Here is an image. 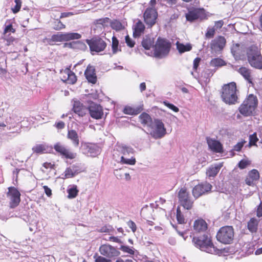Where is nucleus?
Returning <instances> with one entry per match:
<instances>
[{
  "instance_id": "nucleus-2",
  "label": "nucleus",
  "mask_w": 262,
  "mask_h": 262,
  "mask_svg": "<svg viewBox=\"0 0 262 262\" xmlns=\"http://www.w3.org/2000/svg\"><path fill=\"white\" fill-rule=\"evenodd\" d=\"M236 92L237 89L235 82H232L225 84L222 89L221 98L223 101L229 105L238 102Z\"/></svg>"
},
{
  "instance_id": "nucleus-34",
  "label": "nucleus",
  "mask_w": 262,
  "mask_h": 262,
  "mask_svg": "<svg viewBox=\"0 0 262 262\" xmlns=\"http://www.w3.org/2000/svg\"><path fill=\"white\" fill-rule=\"evenodd\" d=\"M87 48L86 44L83 41L80 40L73 41V49L85 51Z\"/></svg>"
},
{
  "instance_id": "nucleus-28",
  "label": "nucleus",
  "mask_w": 262,
  "mask_h": 262,
  "mask_svg": "<svg viewBox=\"0 0 262 262\" xmlns=\"http://www.w3.org/2000/svg\"><path fill=\"white\" fill-rule=\"evenodd\" d=\"M66 33L58 32L56 34H53L50 39H49L48 42L49 45H52L51 42H61L66 41Z\"/></svg>"
},
{
  "instance_id": "nucleus-47",
  "label": "nucleus",
  "mask_w": 262,
  "mask_h": 262,
  "mask_svg": "<svg viewBox=\"0 0 262 262\" xmlns=\"http://www.w3.org/2000/svg\"><path fill=\"white\" fill-rule=\"evenodd\" d=\"M119 249L121 250L125 253H127L129 254H134V250L133 247L130 248L127 246L121 245Z\"/></svg>"
},
{
  "instance_id": "nucleus-8",
  "label": "nucleus",
  "mask_w": 262,
  "mask_h": 262,
  "mask_svg": "<svg viewBox=\"0 0 262 262\" xmlns=\"http://www.w3.org/2000/svg\"><path fill=\"white\" fill-rule=\"evenodd\" d=\"M186 20L190 23L196 21H202L207 18L205 10L204 8H192L186 13Z\"/></svg>"
},
{
  "instance_id": "nucleus-13",
  "label": "nucleus",
  "mask_w": 262,
  "mask_h": 262,
  "mask_svg": "<svg viewBox=\"0 0 262 262\" xmlns=\"http://www.w3.org/2000/svg\"><path fill=\"white\" fill-rule=\"evenodd\" d=\"M212 186L207 182L201 183L194 186L192 193L194 198L196 199L205 193L211 191Z\"/></svg>"
},
{
  "instance_id": "nucleus-61",
  "label": "nucleus",
  "mask_w": 262,
  "mask_h": 262,
  "mask_svg": "<svg viewBox=\"0 0 262 262\" xmlns=\"http://www.w3.org/2000/svg\"><path fill=\"white\" fill-rule=\"evenodd\" d=\"M201 61V58L199 57L195 58L193 60V69L195 71H196L199 66L200 62Z\"/></svg>"
},
{
  "instance_id": "nucleus-36",
  "label": "nucleus",
  "mask_w": 262,
  "mask_h": 262,
  "mask_svg": "<svg viewBox=\"0 0 262 262\" xmlns=\"http://www.w3.org/2000/svg\"><path fill=\"white\" fill-rule=\"evenodd\" d=\"M214 71L210 69H206L202 73V77L204 79L205 82H209L210 78L212 76Z\"/></svg>"
},
{
  "instance_id": "nucleus-38",
  "label": "nucleus",
  "mask_w": 262,
  "mask_h": 262,
  "mask_svg": "<svg viewBox=\"0 0 262 262\" xmlns=\"http://www.w3.org/2000/svg\"><path fill=\"white\" fill-rule=\"evenodd\" d=\"M225 62L219 58L212 59L210 61V66L214 67H220L225 65Z\"/></svg>"
},
{
  "instance_id": "nucleus-22",
  "label": "nucleus",
  "mask_w": 262,
  "mask_h": 262,
  "mask_svg": "<svg viewBox=\"0 0 262 262\" xmlns=\"http://www.w3.org/2000/svg\"><path fill=\"white\" fill-rule=\"evenodd\" d=\"M84 75L89 82L95 84L97 82V77L94 67L89 65L84 72Z\"/></svg>"
},
{
  "instance_id": "nucleus-29",
  "label": "nucleus",
  "mask_w": 262,
  "mask_h": 262,
  "mask_svg": "<svg viewBox=\"0 0 262 262\" xmlns=\"http://www.w3.org/2000/svg\"><path fill=\"white\" fill-rule=\"evenodd\" d=\"M238 72L244 77V78L248 81L249 83H251L252 78L251 77L250 70L246 67H241Z\"/></svg>"
},
{
  "instance_id": "nucleus-16",
  "label": "nucleus",
  "mask_w": 262,
  "mask_h": 262,
  "mask_svg": "<svg viewBox=\"0 0 262 262\" xmlns=\"http://www.w3.org/2000/svg\"><path fill=\"white\" fill-rule=\"evenodd\" d=\"M226 40L222 36H219L212 40L210 43V48L212 52L217 53L222 51L225 46Z\"/></svg>"
},
{
  "instance_id": "nucleus-55",
  "label": "nucleus",
  "mask_w": 262,
  "mask_h": 262,
  "mask_svg": "<svg viewBox=\"0 0 262 262\" xmlns=\"http://www.w3.org/2000/svg\"><path fill=\"white\" fill-rule=\"evenodd\" d=\"M125 40L128 47L133 48L134 46L135 42L128 35L125 36Z\"/></svg>"
},
{
  "instance_id": "nucleus-53",
  "label": "nucleus",
  "mask_w": 262,
  "mask_h": 262,
  "mask_svg": "<svg viewBox=\"0 0 262 262\" xmlns=\"http://www.w3.org/2000/svg\"><path fill=\"white\" fill-rule=\"evenodd\" d=\"M95 262H112L111 260L107 259L101 256H98L96 254L94 256Z\"/></svg>"
},
{
  "instance_id": "nucleus-12",
  "label": "nucleus",
  "mask_w": 262,
  "mask_h": 262,
  "mask_svg": "<svg viewBox=\"0 0 262 262\" xmlns=\"http://www.w3.org/2000/svg\"><path fill=\"white\" fill-rule=\"evenodd\" d=\"M7 195L10 200V206L11 208H14L18 205L20 201V193L16 188L9 187Z\"/></svg>"
},
{
  "instance_id": "nucleus-5",
  "label": "nucleus",
  "mask_w": 262,
  "mask_h": 262,
  "mask_svg": "<svg viewBox=\"0 0 262 262\" xmlns=\"http://www.w3.org/2000/svg\"><path fill=\"white\" fill-rule=\"evenodd\" d=\"M257 105V99L253 94L249 95L238 108L239 112L244 116H251Z\"/></svg>"
},
{
  "instance_id": "nucleus-31",
  "label": "nucleus",
  "mask_w": 262,
  "mask_h": 262,
  "mask_svg": "<svg viewBox=\"0 0 262 262\" xmlns=\"http://www.w3.org/2000/svg\"><path fill=\"white\" fill-rule=\"evenodd\" d=\"M176 46L177 49L180 54L183 53L187 51H189L192 49V46L190 43L184 45L183 43H180L179 41H177L176 43Z\"/></svg>"
},
{
  "instance_id": "nucleus-60",
  "label": "nucleus",
  "mask_w": 262,
  "mask_h": 262,
  "mask_svg": "<svg viewBox=\"0 0 262 262\" xmlns=\"http://www.w3.org/2000/svg\"><path fill=\"white\" fill-rule=\"evenodd\" d=\"M112 227L111 226H104L100 228L99 232L109 233L112 230Z\"/></svg>"
},
{
  "instance_id": "nucleus-51",
  "label": "nucleus",
  "mask_w": 262,
  "mask_h": 262,
  "mask_svg": "<svg viewBox=\"0 0 262 262\" xmlns=\"http://www.w3.org/2000/svg\"><path fill=\"white\" fill-rule=\"evenodd\" d=\"M15 6L12 8V11L14 13H17L20 10L21 5V0H15Z\"/></svg>"
},
{
  "instance_id": "nucleus-10",
  "label": "nucleus",
  "mask_w": 262,
  "mask_h": 262,
  "mask_svg": "<svg viewBox=\"0 0 262 262\" xmlns=\"http://www.w3.org/2000/svg\"><path fill=\"white\" fill-rule=\"evenodd\" d=\"M180 204L186 209L189 210L192 207L193 202L190 199L189 193L185 188H181L178 193Z\"/></svg>"
},
{
  "instance_id": "nucleus-1",
  "label": "nucleus",
  "mask_w": 262,
  "mask_h": 262,
  "mask_svg": "<svg viewBox=\"0 0 262 262\" xmlns=\"http://www.w3.org/2000/svg\"><path fill=\"white\" fill-rule=\"evenodd\" d=\"M192 243L195 247L207 253L213 254L219 253V250L214 246L208 234L193 237Z\"/></svg>"
},
{
  "instance_id": "nucleus-63",
  "label": "nucleus",
  "mask_w": 262,
  "mask_h": 262,
  "mask_svg": "<svg viewBox=\"0 0 262 262\" xmlns=\"http://www.w3.org/2000/svg\"><path fill=\"white\" fill-rule=\"evenodd\" d=\"M55 126L57 128L59 129H62L65 127V123L62 121H60L55 123Z\"/></svg>"
},
{
  "instance_id": "nucleus-25",
  "label": "nucleus",
  "mask_w": 262,
  "mask_h": 262,
  "mask_svg": "<svg viewBox=\"0 0 262 262\" xmlns=\"http://www.w3.org/2000/svg\"><path fill=\"white\" fill-rule=\"evenodd\" d=\"M207 228L206 222L203 219H198L193 224L194 230L198 232H204Z\"/></svg>"
},
{
  "instance_id": "nucleus-33",
  "label": "nucleus",
  "mask_w": 262,
  "mask_h": 262,
  "mask_svg": "<svg viewBox=\"0 0 262 262\" xmlns=\"http://www.w3.org/2000/svg\"><path fill=\"white\" fill-rule=\"evenodd\" d=\"M119 151L121 154L123 155V156L125 157L126 155H129L130 154H134L135 152V150L130 146H128L126 145H121L119 146Z\"/></svg>"
},
{
  "instance_id": "nucleus-14",
  "label": "nucleus",
  "mask_w": 262,
  "mask_h": 262,
  "mask_svg": "<svg viewBox=\"0 0 262 262\" xmlns=\"http://www.w3.org/2000/svg\"><path fill=\"white\" fill-rule=\"evenodd\" d=\"M99 252L102 255L110 258L118 256L120 254L119 251L108 244L101 245L99 248Z\"/></svg>"
},
{
  "instance_id": "nucleus-21",
  "label": "nucleus",
  "mask_w": 262,
  "mask_h": 262,
  "mask_svg": "<svg viewBox=\"0 0 262 262\" xmlns=\"http://www.w3.org/2000/svg\"><path fill=\"white\" fill-rule=\"evenodd\" d=\"M139 119L140 123L144 126L151 129H154V122L149 114L146 113H142L139 116Z\"/></svg>"
},
{
  "instance_id": "nucleus-35",
  "label": "nucleus",
  "mask_w": 262,
  "mask_h": 262,
  "mask_svg": "<svg viewBox=\"0 0 262 262\" xmlns=\"http://www.w3.org/2000/svg\"><path fill=\"white\" fill-rule=\"evenodd\" d=\"M110 26L113 29L115 30L116 31H119L124 29V26L123 24L118 20H111Z\"/></svg>"
},
{
  "instance_id": "nucleus-26",
  "label": "nucleus",
  "mask_w": 262,
  "mask_h": 262,
  "mask_svg": "<svg viewBox=\"0 0 262 262\" xmlns=\"http://www.w3.org/2000/svg\"><path fill=\"white\" fill-rule=\"evenodd\" d=\"M154 38L153 37H151V36L146 35L144 37H143L141 44L142 47L145 50H149L151 47H154Z\"/></svg>"
},
{
  "instance_id": "nucleus-44",
  "label": "nucleus",
  "mask_w": 262,
  "mask_h": 262,
  "mask_svg": "<svg viewBox=\"0 0 262 262\" xmlns=\"http://www.w3.org/2000/svg\"><path fill=\"white\" fill-rule=\"evenodd\" d=\"M67 80L69 83L71 84L75 83L77 80L75 74L70 70L68 71V78Z\"/></svg>"
},
{
  "instance_id": "nucleus-42",
  "label": "nucleus",
  "mask_w": 262,
  "mask_h": 262,
  "mask_svg": "<svg viewBox=\"0 0 262 262\" xmlns=\"http://www.w3.org/2000/svg\"><path fill=\"white\" fill-rule=\"evenodd\" d=\"M68 198L73 199L75 198L78 194V190L76 186H73L72 187L68 189Z\"/></svg>"
},
{
  "instance_id": "nucleus-48",
  "label": "nucleus",
  "mask_w": 262,
  "mask_h": 262,
  "mask_svg": "<svg viewBox=\"0 0 262 262\" xmlns=\"http://www.w3.org/2000/svg\"><path fill=\"white\" fill-rule=\"evenodd\" d=\"M177 220L179 224L185 223V218L179 208H178L177 209Z\"/></svg>"
},
{
  "instance_id": "nucleus-9",
  "label": "nucleus",
  "mask_w": 262,
  "mask_h": 262,
  "mask_svg": "<svg viewBox=\"0 0 262 262\" xmlns=\"http://www.w3.org/2000/svg\"><path fill=\"white\" fill-rule=\"evenodd\" d=\"M80 149L84 155L96 157L100 153L99 147L96 144L82 142Z\"/></svg>"
},
{
  "instance_id": "nucleus-40",
  "label": "nucleus",
  "mask_w": 262,
  "mask_h": 262,
  "mask_svg": "<svg viewBox=\"0 0 262 262\" xmlns=\"http://www.w3.org/2000/svg\"><path fill=\"white\" fill-rule=\"evenodd\" d=\"M119 40L116 37L114 36L112 37V48L114 54H116L118 51H121V49H118Z\"/></svg>"
},
{
  "instance_id": "nucleus-11",
  "label": "nucleus",
  "mask_w": 262,
  "mask_h": 262,
  "mask_svg": "<svg viewBox=\"0 0 262 262\" xmlns=\"http://www.w3.org/2000/svg\"><path fill=\"white\" fill-rule=\"evenodd\" d=\"M154 125L155 126V129H151L150 135L156 139L161 138L166 134V130L164 127V124L161 120L155 119L154 121Z\"/></svg>"
},
{
  "instance_id": "nucleus-64",
  "label": "nucleus",
  "mask_w": 262,
  "mask_h": 262,
  "mask_svg": "<svg viewBox=\"0 0 262 262\" xmlns=\"http://www.w3.org/2000/svg\"><path fill=\"white\" fill-rule=\"evenodd\" d=\"M256 215L258 217L262 216V202H260V204L257 207Z\"/></svg>"
},
{
  "instance_id": "nucleus-58",
  "label": "nucleus",
  "mask_w": 262,
  "mask_h": 262,
  "mask_svg": "<svg viewBox=\"0 0 262 262\" xmlns=\"http://www.w3.org/2000/svg\"><path fill=\"white\" fill-rule=\"evenodd\" d=\"M127 225L130 228L133 232H135L137 230L136 224L132 220H129L127 222Z\"/></svg>"
},
{
  "instance_id": "nucleus-6",
  "label": "nucleus",
  "mask_w": 262,
  "mask_h": 262,
  "mask_svg": "<svg viewBox=\"0 0 262 262\" xmlns=\"http://www.w3.org/2000/svg\"><path fill=\"white\" fill-rule=\"evenodd\" d=\"M234 229L232 226H226L221 227L216 234V239L224 244H230L234 238Z\"/></svg>"
},
{
  "instance_id": "nucleus-19",
  "label": "nucleus",
  "mask_w": 262,
  "mask_h": 262,
  "mask_svg": "<svg viewBox=\"0 0 262 262\" xmlns=\"http://www.w3.org/2000/svg\"><path fill=\"white\" fill-rule=\"evenodd\" d=\"M206 141L209 149L212 151L216 153L223 152V145L220 141L210 137L206 138Z\"/></svg>"
},
{
  "instance_id": "nucleus-37",
  "label": "nucleus",
  "mask_w": 262,
  "mask_h": 262,
  "mask_svg": "<svg viewBox=\"0 0 262 262\" xmlns=\"http://www.w3.org/2000/svg\"><path fill=\"white\" fill-rule=\"evenodd\" d=\"M136 160L135 158L132 157L130 158H126L124 156H121L120 163L123 164L134 165L136 164Z\"/></svg>"
},
{
  "instance_id": "nucleus-59",
  "label": "nucleus",
  "mask_w": 262,
  "mask_h": 262,
  "mask_svg": "<svg viewBox=\"0 0 262 262\" xmlns=\"http://www.w3.org/2000/svg\"><path fill=\"white\" fill-rule=\"evenodd\" d=\"M15 32V29H14L11 24H9L5 26L4 29V33H7L8 32H12L14 33Z\"/></svg>"
},
{
  "instance_id": "nucleus-56",
  "label": "nucleus",
  "mask_w": 262,
  "mask_h": 262,
  "mask_svg": "<svg viewBox=\"0 0 262 262\" xmlns=\"http://www.w3.org/2000/svg\"><path fill=\"white\" fill-rule=\"evenodd\" d=\"M215 33V29L213 28H208L207 32L205 34L206 38H212Z\"/></svg>"
},
{
  "instance_id": "nucleus-27",
  "label": "nucleus",
  "mask_w": 262,
  "mask_h": 262,
  "mask_svg": "<svg viewBox=\"0 0 262 262\" xmlns=\"http://www.w3.org/2000/svg\"><path fill=\"white\" fill-rule=\"evenodd\" d=\"M145 29L144 25L141 20H138L134 28L133 36L136 38L140 36Z\"/></svg>"
},
{
  "instance_id": "nucleus-52",
  "label": "nucleus",
  "mask_w": 262,
  "mask_h": 262,
  "mask_svg": "<svg viewBox=\"0 0 262 262\" xmlns=\"http://www.w3.org/2000/svg\"><path fill=\"white\" fill-rule=\"evenodd\" d=\"M250 164V161L246 160H242L238 163V166L240 169H243L246 168Z\"/></svg>"
},
{
  "instance_id": "nucleus-41",
  "label": "nucleus",
  "mask_w": 262,
  "mask_h": 262,
  "mask_svg": "<svg viewBox=\"0 0 262 262\" xmlns=\"http://www.w3.org/2000/svg\"><path fill=\"white\" fill-rule=\"evenodd\" d=\"M231 52L235 58L239 57L241 55L239 45L238 43L233 45L231 48Z\"/></svg>"
},
{
  "instance_id": "nucleus-30",
  "label": "nucleus",
  "mask_w": 262,
  "mask_h": 262,
  "mask_svg": "<svg viewBox=\"0 0 262 262\" xmlns=\"http://www.w3.org/2000/svg\"><path fill=\"white\" fill-rule=\"evenodd\" d=\"M259 220L255 218H251L248 222L247 227L248 230L251 232H256L258 228Z\"/></svg>"
},
{
  "instance_id": "nucleus-43",
  "label": "nucleus",
  "mask_w": 262,
  "mask_h": 262,
  "mask_svg": "<svg viewBox=\"0 0 262 262\" xmlns=\"http://www.w3.org/2000/svg\"><path fill=\"white\" fill-rule=\"evenodd\" d=\"M32 150L36 154H42L45 151L46 148L42 144H37L32 147Z\"/></svg>"
},
{
  "instance_id": "nucleus-54",
  "label": "nucleus",
  "mask_w": 262,
  "mask_h": 262,
  "mask_svg": "<svg viewBox=\"0 0 262 262\" xmlns=\"http://www.w3.org/2000/svg\"><path fill=\"white\" fill-rule=\"evenodd\" d=\"M164 104L165 106H166L167 107H168L169 108L172 110L174 112H178L179 111V109L178 107L167 101H164Z\"/></svg>"
},
{
  "instance_id": "nucleus-15",
  "label": "nucleus",
  "mask_w": 262,
  "mask_h": 262,
  "mask_svg": "<svg viewBox=\"0 0 262 262\" xmlns=\"http://www.w3.org/2000/svg\"><path fill=\"white\" fill-rule=\"evenodd\" d=\"M158 16L157 10L153 8H147L144 13V19L146 24L151 27L156 22Z\"/></svg>"
},
{
  "instance_id": "nucleus-18",
  "label": "nucleus",
  "mask_w": 262,
  "mask_h": 262,
  "mask_svg": "<svg viewBox=\"0 0 262 262\" xmlns=\"http://www.w3.org/2000/svg\"><path fill=\"white\" fill-rule=\"evenodd\" d=\"M54 149L57 152L66 159H73L76 157V154L70 151L64 145L59 142L56 143L54 145Z\"/></svg>"
},
{
  "instance_id": "nucleus-20",
  "label": "nucleus",
  "mask_w": 262,
  "mask_h": 262,
  "mask_svg": "<svg viewBox=\"0 0 262 262\" xmlns=\"http://www.w3.org/2000/svg\"><path fill=\"white\" fill-rule=\"evenodd\" d=\"M72 110L79 117H83L88 112V107L78 100L74 101Z\"/></svg>"
},
{
  "instance_id": "nucleus-23",
  "label": "nucleus",
  "mask_w": 262,
  "mask_h": 262,
  "mask_svg": "<svg viewBox=\"0 0 262 262\" xmlns=\"http://www.w3.org/2000/svg\"><path fill=\"white\" fill-rule=\"evenodd\" d=\"M67 138L71 140L75 147H77L79 145V138L77 132L74 129L68 130Z\"/></svg>"
},
{
  "instance_id": "nucleus-17",
  "label": "nucleus",
  "mask_w": 262,
  "mask_h": 262,
  "mask_svg": "<svg viewBox=\"0 0 262 262\" xmlns=\"http://www.w3.org/2000/svg\"><path fill=\"white\" fill-rule=\"evenodd\" d=\"M90 116L95 119H100L103 116L102 107L100 105L92 102L88 107Z\"/></svg>"
},
{
  "instance_id": "nucleus-24",
  "label": "nucleus",
  "mask_w": 262,
  "mask_h": 262,
  "mask_svg": "<svg viewBox=\"0 0 262 262\" xmlns=\"http://www.w3.org/2000/svg\"><path fill=\"white\" fill-rule=\"evenodd\" d=\"M223 166L222 163L215 164L210 166L206 171V174L209 177H214L219 173Z\"/></svg>"
},
{
  "instance_id": "nucleus-7",
  "label": "nucleus",
  "mask_w": 262,
  "mask_h": 262,
  "mask_svg": "<svg viewBox=\"0 0 262 262\" xmlns=\"http://www.w3.org/2000/svg\"><path fill=\"white\" fill-rule=\"evenodd\" d=\"M85 42L89 45L92 55L103 51L106 47V43L99 36H94L91 39H86Z\"/></svg>"
},
{
  "instance_id": "nucleus-32",
  "label": "nucleus",
  "mask_w": 262,
  "mask_h": 262,
  "mask_svg": "<svg viewBox=\"0 0 262 262\" xmlns=\"http://www.w3.org/2000/svg\"><path fill=\"white\" fill-rule=\"evenodd\" d=\"M111 19L108 17L101 18L95 20L94 24L98 27L99 25L102 26L103 28L108 27L110 24Z\"/></svg>"
},
{
  "instance_id": "nucleus-4",
  "label": "nucleus",
  "mask_w": 262,
  "mask_h": 262,
  "mask_svg": "<svg viewBox=\"0 0 262 262\" xmlns=\"http://www.w3.org/2000/svg\"><path fill=\"white\" fill-rule=\"evenodd\" d=\"M171 43L166 38L159 37L154 46V55L158 58L166 57L170 50Z\"/></svg>"
},
{
  "instance_id": "nucleus-46",
  "label": "nucleus",
  "mask_w": 262,
  "mask_h": 262,
  "mask_svg": "<svg viewBox=\"0 0 262 262\" xmlns=\"http://www.w3.org/2000/svg\"><path fill=\"white\" fill-rule=\"evenodd\" d=\"M258 138L257 137V134L256 133H253L252 135H250L249 136V146L250 147L251 146L256 145V142L258 141Z\"/></svg>"
},
{
  "instance_id": "nucleus-49",
  "label": "nucleus",
  "mask_w": 262,
  "mask_h": 262,
  "mask_svg": "<svg viewBox=\"0 0 262 262\" xmlns=\"http://www.w3.org/2000/svg\"><path fill=\"white\" fill-rule=\"evenodd\" d=\"M140 111H141V110L140 109H139L138 111L135 112L134 109L130 107H129V106H126L124 108V113L125 114H128V115L137 114L139 113H140Z\"/></svg>"
},
{
  "instance_id": "nucleus-45",
  "label": "nucleus",
  "mask_w": 262,
  "mask_h": 262,
  "mask_svg": "<svg viewBox=\"0 0 262 262\" xmlns=\"http://www.w3.org/2000/svg\"><path fill=\"white\" fill-rule=\"evenodd\" d=\"M249 176L251 179L257 181L259 178V173L257 170L253 169L249 171Z\"/></svg>"
},
{
  "instance_id": "nucleus-50",
  "label": "nucleus",
  "mask_w": 262,
  "mask_h": 262,
  "mask_svg": "<svg viewBox=\"0 0 262 262\" xmlns=\"http://www.w3.org/2000/svg\"><path fill=\"white\" fill-rule=\"evenodd\" d=\"M65 177L66 178H72L76 174V171L73 170V168H67L65 170Z\"/></svg>"
},
{
  "instance_id": "nucleus-39",
  "label": "nucleus",
  "mask_w": 262,
  "mask_h": 262,
  "mask_svg": "<svg viewBox=\"0 0 262 262\" xmlns=\"http://www.w3.org/2000/svg\"><path fill=\"white\" fill-rule=\"evenodd\" d=\"M66 41L74 39H79L81 38V35L78 33H66Z\"/></svg>"
},
{
  "instance_id": "nucleus-57",
  "label": "nucleus",
  "mask_w": 262,
  "mask_h": 262,
  "mask_svg": "<svg viewBox=\"0 0 262 262\" xmlns=\"http://www.w3.org/2000/svg\"><path fill=\"white\" fill-rule=\"evenodd\" d=\"M245 142L246 141L245 140L240 142H238L236 145H235L233 146V150L236 151H239L243 147Z\"/></svg>"
},
{
  "instance_id": "nucleus-62",
  "label": "nucleus",
  "mask_w": 262,
  "mask_h": 262,
  "mask_svg": "<svg viewBox=\"0 0 262 262\" xmlns=\"http://www.w3.org/2000/svg\"><path fill=\"white\" fill-rule=\"evenodd\" d=\"M11 118L10 117L9 119L8 118H6L5 119V121L1 122L0 121V127H6L7 125H10L11 124V122H10Z\"/></svg>"
},
{
  "instance_id": "nucleus-3",
  "label": "nucleus",
  "mask_w": 262,
  "mask_h": 262,
  "mask_svg": "<svg viewBox=\"0 0 262 262\" xmlns=\"http://www.w3.org/2000/svg\"><path fill=\"white\" fill-rule=\"evenodd\" d=\"M247 60L250 65L257 69H262V56L256 45H251L247 49Z\"/></svg>"
}]
</instances>
